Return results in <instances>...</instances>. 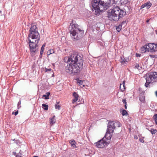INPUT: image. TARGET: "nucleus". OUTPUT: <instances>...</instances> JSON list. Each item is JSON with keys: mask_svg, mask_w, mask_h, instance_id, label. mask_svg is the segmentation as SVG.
Wrapping results in <instances>:
<instances>
[{"mask_svg": "<svg viewBox=\"0 0 157 157\" xmlns=\"http://www.w3.org/2000/svg\"><path fill=\"white\" fill-rule=\"evenodd\" d=\"M122 102H123V103L125 104V105H127L126 100L125 99H123Z\"/></svg>", "mask_w": 157, "mask_h": 157, "instance_id": "c9c22d12", "label": "nucleus"}, {"mask_svg": "<svg viewBox=\"0 0 157 157\" xmlns=\"http://www.w3.org/2000/svg\"><path fill=\"white\" fill-rule=\"evenodd\" d=\"M146 7L147 9H149L151 6L152 4L150 2H148L145 3Z\"/></svg>", "mask_w": 157, "mask_h": 157, "instance_id": "aec40b11", "label": "nucleus"}, {"mask_svg": "<svg viewBox=\"0 0 157 157\" xmlns=\"http://www.w3.org/2000/svg\"><path fill=\"white\" fill-rule=\"evenodd\" d=\"M21 101L20 100L17 103V108L18 109L20 108L21 107Z\"/></svg>", "mask_w": 157, "mask_h": 157, "instance_id": "473e14b6", "label": "nucleus"}, {"mask_svg": "<svg viewBox=\"0 0 157 157\" xmlns=\"http://www.w3.org/2000/svg\"><path fill=\"white\" fill-rule=\"evenodd\" d=\"M18 111L17 110V111H16L14 113L13 112L12 113V114H13V113H14V115L15 116H16L18 114Z\"/></svg>", "mask_w": 157, "mask_h": 157, "instance_id": "4c0bfd02", "label": "nucleus"}, {"mask_svg": "<svg viewBox=\"0 0 157 157\" xmlns=\"http://www.w3.org/2000/svg\"><path fill=\"white\" fill-rule=\"evenodd\" d=\"M73 95L74 97V98L73 99L72 101L73 102H76L78 99V95L75 92H74L73 94Z\"/></svg>", "mask_w": 157, "mask_h": 157, "instance_id": "9b49d317", "label": "nucleus"}, {"mask_svg": "<svg viewBox=\"0 0 157 157\" xmlns=\"http://www.w3.org/2000/svg\"><path fill=\"white\" fill-rule=\"evenodd\" d=\"M145 5V3L142 4L141 6L140 9H142L145 7H146Z\"/></svg>", "mask_w": 157, "mask_h": 157, "instance_id": "f704fd0d", "label": "nucleus"}, {"mask_svg": "<svg viewBox=\"0 0 157 157\" xmlns=\"http://www.w3.org/2000/svg\"><path fill=\"white\" fill-rule=\"evenodd\" d=\"M17 155H19V157H22V156H21V155H22L20 153H18V154H17Z\"/></svg>", "mask_w": 157, "mask_h": 157, "instance_id": "37998d69", "label": "nucleus"}, {"mask_svg": "<svg viewBox=\"0 0 157 157\" xmlns=\"http://www.w3.org/2000/svg\"><path fill=\"white\" fill-rule=\"evenodd\" d=\"M28 38L31 53L33 54L37 52L39 48L38 43L40 40V36L38 32V29L36 25H31L29 31Z\"/></svg>", "mask_w": 157, "mask_h": 157, "instance_id": "f03ea898", "label": "nucleus"}, {"mask_svg": "<svg viewBox=\"0 0 157 157\" xmlns=\"http://www.w3.org/2000/svg\"><path fill=\"white\" fill-rule=\"evenodd\" d=\"M141 56V54L139 53H136V56L137 57H140Z\"/></svg>", "mask_w": 157, "mask_h": 157, "instance_id": "ea45409f", "label": "nucleus"}, {"mask_svg": "<svg viewBox=\"0 0 157 157\" xmlns=\"http://www.w3.org/2000/svg\"><path fill=\"white\" fill-rule=\"evenodd\" d=\"M82 86H83V87H84L85 86V85H82Z\"/></svg>", "mask_w": 157, "mask_h": 157, "instance_id": "864d4df0", "label": "nucleus"}, {"mask_svg": "<svg viewBox=\"0 0 157 157\" xmlns=\"http://www.w3.org/2000/svg\"><path fill=\"white\" fill-rule=\"evenodd\" d=\"M148 129L151 132L152 135L155 134L157 132V130L151 128H148Z\"/></svg>", "mask_w": 157, "mask_h": 157, "instance_id": "2eb2a0df", "label": "nucleus"}, {"mask_svg": "<svg viewBox=\"0 0 157 157\" xmlns=\"http://www.w3.org/2000/svg\"><path fill=\"white\" fill-rule=\"evenodd\" d=\"M42 108L45 110H47L48 109V105L44 104H43L42 105Z\"/></svg>", "mask_w": 157, "mask_h": 157, "instance_id": "5701e85b", "label": "nucleus"}, {"mask_svg": "<svg viewBox=\"0 0 157 157\" xmlns=\"http://www.w3.org/2000/svg\"><path fill=\"white\" fill-rule=\"evenodd\" d=\"M155 95H156V97H157V90L155 92Z\"/></svg>", "mask_w": 157, "mask_h": 157, "instance_id": "de8ad7c7", "label": "nucleus"}, {"mask_svg": "<svg viewBox=\"0 0 157 157\" xmlns=\"http://www.w3.org/2000/svg\"><path fill=\"white\" fill-rule=\"evenodd\" d=\"M147 51L150 52H155V53L157 52L156 48H155L156 44L154 43H149L148 44H147Z\"/></svg>", "mask_w": 157, "mask_h": 157, "instance_id": "6e6552de", "label": "nucleus"}, {"mask_svg": "<svg viewBox=\"0 0 157 157\" xmlns=\"http://www.w3.org/2000/svg\"><path fill=\"white\" fill-rule=\"evenodd\" d=\"M113 121H110L109 122L108 125L107 126V132H109L111 131L112 132H113L114 130L115 129V127L114 125V123Z\"/></svg>", "mask_w": 157, "mask_h": 157, "instance_id": "1a4fd4ad", "label": "nucleus"}, {"mask_svg": "<svg viewBox=\"0 0 157 157\" xmlns=\"http://www.w3.org/2000/svg\"><path fill=\"white\" fill-rule=\"evenodd\" d=\"M155 33L157 34V30H156L155 31Z\"/></svg>", "mask_w": 157, "mask_h": 157, "instance_id": "8fccbe9b", "label": "nucleus"}, {"mask_svg": "<svg viewBox=\"0 0 157 157\" xmlns=\"http://www.w3.org/2000/svg\"><path fill=\"white\" fill-rule=\"evenodd\" d=\"M122 29V24H120L116 28L117 31L119 32Z\"/></svg>", "mask_w": 157, "mask_h": 157, "instance_id": "b1692460", "label": "nucleus"}, {"mask_svg": "<svg viewBox=\"0 0 157 157\" xmlns=\"http://www.w3.org/2000/svg\"><path fill=\"white\" fill-rule=\"evenodd\" d=\"M154 120L155 121L156 124L157 125V114H155L153 117Z\"/></svg>", "mask_w": 157, "mask_h": 157, "instance_id": "c85d7f7f", "label": "nucleus"}, {"mask_svg": "<svg viewBox=\"0 0 157 157\" xmlns=\"http://www.w3.org/2000/svg\"><path fill=\"white\" fill-rule=\"evenodd\" d=\"M149 56L151 57V58H154L155 57V55H149Z\"/></svg>", "mask_w": 157, "mask_h": 157, "instance_id": "e433bc0d", "label": "nucleus"}, {"mask_svg": "<svg viewBox=\"0 0 157 157\" xmlns=\"http://www.w3.org/2000/svg\"><path fill=\"white\" fill-rule=\"evenodd\" d=\"M122 114L123 116L127 115L128 113L126 110L123 109L122 111Z\"/></svg>", "mask_w": 157, "mask_h": 157, "instance_id": "c756f323", "label": "nucleus"}, {"mask_svg": "<svg viewBox=\"0 0 157 157\" xmlns=\"http://www.w3.org/2000/svg\"><path fill=\"white\" fill-rule=\"evenodd\" d=\"M113 122H114V125L115 127H119L121 126V124L119 122L115 121H113Z\"/></svg>", "mask_w": 157, "mask_h": 157, "instance_id": "4be33fe9", "label": "nucleus"}, {"mask_svg": "<svg viewBox=\"0 0 157 157\" xmlns=\"http://www.w3.org/2000/svg\"><path fill=\"white\" fill-rule=\"evenodd\" d=\"M121 4H126L128 2V0H120Z\"/></svg>", "mask_w": 157, "mask_h": 157, "instance_id": "2f4dec72", "label": "nucleus"}, {"mask_svg": "<svg viewBox=\"0 0 157 157\" xmlns=\"http://www.w3.org/2000/svg\"><path fill=\"white\" fill-rule=\"evenodd\" d=\"M111 137L112 136L111 135V134L110 133V132H107V131L104 137L103 138H104L105 141H108V139H109V144L110 141V139L111 138Z\"/></svg>", "mask_w": 157, "mask_h": 157, "instance_id": "9d476101", "label": "nucleus"}, {"mask_svg": "<svg viewBox=\"0 0 157 157\" xmlns=\"http://www.w3.org/2000/svg\"><path fill=\"white\" fill-rule=\"evenodd\" d=\"M109 139H108V141H105L104 138H103L99 140L97 142L94 143L95 146L99 148H102L105 146H107L108 144H109Z\"/></svg>", "mask_w": 157, "mask_h": 157, "instance_id": "0eeeda50", "label": "nucleus"}, {"mask_svg": "<svg viewBox=\"0 0 157 157\" xmlns=\"http://www.w3.org/2000/svg\"><path fill=\"white\" fill-rule=\"evenodd\" d=\"M64 60L65 62V70L69 74L76 75L82 70L83 61L79 55L73 54Z\"/></svg>", "mask_w": 157, "mask_h": 157, "instance_id": "f257e3e1", "label": "nucleus"}, {"mask_svg": "<svg viewBox=\"0 0 157 157\" xmlns=\"http://www.w3.org/2000/svg\"><path fill=\"white\" fill-rule=\"evenodd\" d=\"M111 0H92L91 2L92 10H95V14L98 15L100 12L106 10L111 6Z\"/></svg>", "mask_w": 157, "mask_h": 157, "instance_id": "7ed1b4c3", "label": "nucleus"}, {"mask_svg": "<svg viewBox=\"0 0 157 157\" xmlns=\"http://www.w3.org/2000/svg\"><path fill=\"white\" fill-rule=\"evenodd\" d=\"M120 89L122 90H124L125 89L124 82L122 84H121L120 86Z\"/></svg>", "mask_w": 157, "mask_h": 157, "instance_id": "6ab92c4d", "label": "nucleus"}, {"mask_svg": "<svg viewBox=\"0 0 157 157\" xmlns=\"http://www.w3.org/2000/svg\"><path fill=\"white\" fill-rule=\"evenodd\" d=\"M69 143L71 144V146L73 147H76L75 143L76 142L74 140H70L69 141Z\"/></svg>", "mask_w": 157, "mask_h": 157, "instance_id": "412c9836", "label": "nucleus"}, {"mask_svg": "<svg viewBox=\"0 0 157 157\" xmlns=\"http://www.w3.org/2000/svg\"><path fill=\"white\" fill-rule=\"evenodd\" d=\"M59 103V102H57V103H56L55 105V107L56 109H58V110H59L60 109V106L58 105Z\"/></svg>", "mask_w": 157, "mask_h": 157, "instance_id": "cd10ccee", "label": "nucleus"}, {"mask_svg": "<svg viewBox=\"0 0 157 157\" xmlns=\"http://www.w3.org/2000/svg\"><path fill=\"white\" fill-rule=\"evenodd\" d=\"M149 21H150V19H147V21H146V22H147V23H148V22H149Z\"/></svg>", "mask_w": 157, "mask_h": 157, "instance_id": "a18cd8bd", "label": "nucleus"}, {"mask_svg": "<svg viewBox=\"0 0 157 157\" xmlns=\"http://www.w3.org/2000/svg\"><path fill=\"white\" fill-rule=\"evenodd\" d=\"M139 141L140 142H141V143H144V140L140 138L139 139Z\"/></svg>", "mask_w": 157, "mask_h": 157, "instance_id": "a19ab883", "label": "nucleus"}, {"mask_svg": "<svg viewBox=\"0 0 157 157\" xmlns=\"http://www.w3.org/2000/svg\"><path fill=\"white\" fill-rule=\"evenodd\" d=\"M146 82L145 86L146 87H148L151 82L157 81V72H150L147 74V78H146Z\"/></svg>", "mask_w": 157, "mask_h": 157, "instance_id": "423d86ee", "label": "nucleus"}, {"mask_svg": "<svg viewBox=\"0 0 157 157\" xmlns=\"http://www.w3.org/2000/svg\"><path fill=\"white\" fill-rule=\"evenodd\" d=\"M42 55H41V53H40V55L39 56V57H40V58H42Z\"/></svg>", "mask_w": 157, "mask_h": 157, "instance_id": "c03bdc74", "label": "nucleus"}, {"mask_svg": "<svg viewBox=\"0 0 157 157\" xmlns=\"http://www.w3.org/2000/svg\"><path fill=\"white\" fill-rule=\"evenodd\" d=\"M126 21H124L122 22V23L121 24H122V25L123 24H125L126 23Z\"/></svg>", "mask_w": 157, "mask_h": 157, "instance_id": "79ce46f5", "label": "nucleus"}, {"mask_svg": "<svg viewBox=\"0 0 157 157\" xmlns=\"http://www.w3.org/2000/svg\"><path fill=\"white\" fill-rule=\"evenodd\" d=\"M147 45L146 44L141 48V50L142 53H145L147 51Z\"/></svg>", "mask_w": 157, "mask_h": 157, "instance_id": "ddd939ff", "label": "nucleus"}, {"mask_svg": "<svg viewBox=\"0 0 157 157\" xmlns=\"http://www.w3.org/2000/svg\"><path fill=\"white\" fill-rule=\"evenodd\" d=\"M71 27L70 33L71 34V37L74 40L76 41L80 39L84 34V31L81 30L79 26L76 23L75 21L72 20L70 24V27Z\"/></svg>", "mask_w": 157, "mask_h": 157, "instance_id": "39448f33", "label": "nucleus"}, {"mask_svg": "<svg viewBox=\"0 0 157 157\" xmlns=\"http://www.w3.org/2000/svg\"><path fill=\"white\" fill-rule=\"evenodd\" d=\"M155 48H156V49L157 50V44H156Z\"/></svg>", "mask_w": 157, "mask_h": 157, "instance_id": "09e8293b", "label": "nucleus"}, {"mask_svg": "<svg viewBox=\"0 0 157 157\" xmlns=\"http://www.w3.org/2000/svg\"><path fill=\"white\" fill-rule=\"evenodd\" d=\"M145 5V3L142 4L141 6L140 9H142L145 7H146Z\"/></svg>", "mask_w": 157, "mask_h": 157, "instance_id": "72a5a7b5", "label": "nucleus"}, {"mask_svg": "<svg viewBox=\"0 0 157 157\" xmlns=\"http://www.w3.org/2000/svg\"><path fill=\"white\" fill-rule=\"evenodd\" d=\"M124 107H125V109H127V106L126 105H124Z\"/></svg>", "mask_w": 157, "mask_h": 157, "instance_id": "49530a36", "label": "nucleus"}, {"mask_svg": "<svg viewBox=\"0 0 157 157\" xmlns=\"http://www.w3.org/2000/svg\"><path fill=\"white\" fill-rule=\"evenodd\" d=\"M112 1V4H117L119 5L121 4V0H111Z\"/></svg>", "mask_w": 157, "mask_h": 157, "instance_id": "dca6fc26", "label": "nucleus"}, {"mask_svg": "<svg viewBox=\"0 0 157 157\" xmlns=\"http://www.w3.org/2000/svg\"><path fill=\"white\" fill-rule=\"evenodd\" d=\"M45 44H44L42 45V46L41 48L40 52V53H41V55H42L43 54V52L44 51V47H45Z\"/></svg>", "mask_w": 157, "mask_h": 157, "instance_id": "bb28decb", "label": "nucleus"}, {"mask_svg": "<svg viewBox=\"0 0 157 157\" xmlns=\"http://www.w3.org/2000/svg\"><path fill=\"white\" fill-rule=\"evenodd\" d=\"M77 81L79 83V84L80 85H82L83 84V83L84 82V81H83L82 80H80L79 79H78V80H77Z\"/></svg>", "mask_w": 157, "mask_h": 157, "instance_id": "7c9ffc66", "label": "nucleus"}, {"mask_svg": "<svg viewBox=\"0 0 157 157\" xmlns=\"http://www.w3.org/2000/svg\"><path fill=\"white\" fill-rule=\"evenodd\" d=\"M51 71V68L47 69V68H45V72H47L48 71Z\"/></svg>", "mask_w": 157, "mask_h": 157, "instance_id": "58836bf2", "label": "nucleus"}, {"mask_svg": "<svg viewBox=\"0 0 157 157\" xmlns=\"http://www.w3.org/2000/svg\"><path fill=\"white\" fill-rule=\"evenodd\" d=\"M135 69H137L138 70H141L142 68V67L140 66L139 64L138 63H136L135 67Z\"/></svg>", "mask_w": 157, "mask_h": 157, "instance_id": "393cba45", "label": "nucleus"}, {"mask_svg": "<svg viewBox=\"0 0 157 157\" xmlns=\"http://www.w3.org/2000/svg\"><path fill=\"white\" fill-rule=\"evenodd\" d=\"M139 99L140 101L142 102H144L145 101V96L143 94H140L139 95Z\"/></svg>", "mask_w": 157, "mask_h": 157, "instance_id": "f8f14e48", "label": "nucleus"}, {"mask_svg": "<svg viewBox=\"0 0 157 157\" xmlns=\"http://www.w3.org/2000/svg\"><path fill=\"white\" fill-rule=\"evenodd\" d=\"M55 117V116H54L52 117L50 119V122L51 124H53L55 123L56 121Z\"/></svg>", "mask_w": 157, "mask_h": 157, "instance_id": "4468645a", "label": "nucleus"}, {"mask_svg": "<svg viewBox=\"0 0 157 157\" xmlns=\"http://www.w3.org/2000/svg\"><path fill=\"white\" fill-rule=\"evenodd\" d=\"M119 60L122 64H124L127 62V61L126 60L124 56H123L122 57H121Z\"/></svg>", "mask_w": 157, "mask_h": 157, "instance_id": "a211bd4d", "label": "nucleus"}, {"mask_svg": "<svg viewBox=\"0 0 157 157\" xmlns=\"http://www.w3.org/2000/svg\"><path fill=\"white\" fill-rule=\"evenodd\" d=\"M54 52V51L53 49H51L49 50L47 52V54L48 55H50L51 54H52V53H53Z\"/></svg>", "mask_w": 157, "mask_h": 157, "instance_id": "a878e982", "label": "nucleus"}, {"mask_svg": "<svg viewBox=\"0 0 157 157\" xmlns=\"http://www.w3.org/2000/svg\"><path fill=\"white\" fill-rule=\"evenodd\" d=\"M33 157H38V156H34Z\"/></svg>", "mask_w": 157, "mask_h": 157, "instance_id": "603ef678", "label": "nucleus"}, {"mask_svg": "<svg viewBox=\"0 0 157 157\" xmlns=\"http://www.w3.org/2000/svg\"><path fill=\"white\" fill-rule=\"evenodd\" d=\"M50 95V93L49 92H47L46 93V94L42 96V98H43L45 97L44 99H49V96Z\"/></svg>", "mask_w": 157, "mask_h": 157, "instance_id": "f3484780", "label": "nucleus"}, {"mask_svg": "<svg viewBox=\"0 0 157 157\" xmlns=\"http://www.w3.org/2000/svg\"><path fill=\"white\" fill-rule=\"evenodd\" d=\"M2 11L1 10H0V13H2Z\"/></svg>", "mask_w": 157, "mask_h": 157, "instance_id": "5fc2aeb1", "label": "nucleus"}, {"mask_svg": "<svg viewBox=\"0 0 157 157\" xmlns=\"http://www.w3.org/2000/svg\"><path fill=\"white\" fill-rule=\"evenodd\" d=\"M155 58H156L157 59V55L155 54Z\"/></svg>", "mask_w": 157, "mask_h": 157, "instance_id": "3c124183", "label": "nucleus"}, {"mask_svg": "<svg viewBox=\"0 0 157 157\" xmlns=\"http://www.w3.org/2000/svg\"><path fill=\"white\" fill-rule=\"evenodd\" d=\"M126 14L125 10L121 9L118 6L115 7L107 11L108 17L112 21H118Z\"/></svg>", "mask_w": 157, "mask_h": 157, "instance_id": "20e7f679", "label": "nucleus"}]
</instances>
